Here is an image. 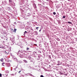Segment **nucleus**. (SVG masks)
<instances>
[{"label": "nucleus", "instance_id": "8", "mask_svg": "<svg viewBox=\"0 0 77 77\" xmlns=\"http://www.w3.org/2000/svg\"><path fill=\"white\" fill-rule=\"evenodd\" d=\"M2 55V53L0 51V56H1Z\"/></svg>", "mask_w": 77, "mask_h": 77}, {"label": "nucleus", "instance_id": "3", "mask_svg": "<svg viewBox=\"0 0 77 77\" xmlns=\"http://www.w3.org/2000/svg\"><path fill=\"white\" fill-rule=\"evenodd\" d=\"M53 14L54 15H56V12H54Z\"/></svg>", "mask_w": 77, "mask_h": 77}, {"label": "nucleus", "instance_id": "1", "mask_svg": "<svg viewBox=\"0 0 77 77\" xmlns=\"http://www.w3.org/2000/svg\"><path fill=\"white\" fill-rule=\"evenodd\" d=\"M23 61L25 63H27V61H26V60H23Z\"/></svg>", "mask_w": 77, "mask_h": 77}, {"label": "nucleus", "instance_id": "23", "mask_svg": "<svg viewBox=\"0 0 77 77\" xmlns=\"http://www.w3.org/2000/svg\"><path fill=\"white\" fill-rule=\"evenodd\" d=\"M19 51V52L20 51Z\"/></svg>", "mask_w": 77, "mask_h": 77}, {"label": "nucleus", "instance_id": "7", "mask_svg": "<svg viewBox=\"0 0 77 77\" xmlns=\"http://www.w3.org/2000/svg\"><path fill=\"white\" fill-rule=\"evenodd\" d=\"M63 18H65V16H63Z\"/></svg>", "mask_w": 77, "mask_h": 77}, {"label": "nucleus", "instance_id": "18", "mask_svg": "<svg viewBox=\"0 0 77 77\" xmlns=\"http://www.w3.org/2000/svg\"><path fill=\"white\" fill-rule=\"evenodd\" d=\"M13 32H15V31H14V30L13 31Z\"/></svg>", "mask_w": 77, "mask_h": 77}, {"label": "nucleus", "instance_id": "16", "mask_svg": "<svg viewBox=\"0 0 77 77\" xmlns=\"http://www.w3.org/2000/svg\"><path fill=\"white\" fill-rule=\"evenodd\" d=\"M49 0H47V2H49Z\"/></svg>", "mask_w": 77, "mask_h": 77}, {"label": "nucleus", "instance_id": "4", "mask_svg": "<svg viewBox=\"0 0 77 77\" xmlns=\"http://www.w3.org/2000/svg\"><path fill=\"white\" fill-rule=\"evenodd\" d=\"M26 49H27L26 50H29V48H26Z\"/></svg>", "mask_w": 77, "mask_h": 77}, {"label": "nucleus", "instance_id": "20", "mask_svg": "<svg viewBox=\"0 0 77 77\" xmlns=\"http://www.w3.org/2000/svg\"><path fill=\"white\" fill-rule=\"evenodd\" d=\"M25 32H24V35H25Z\"/></svg>", "mask_w": 77, "mask_h": 77}, {"label": "nucleus", "instance_id": "17", "mask_svg": "<svg viewBox=\"0 0 77 77\" xmlns=\"http://www.w3.org/2000/svg\"><path fill=\"white\" fill-rule=\"evenodd\" d=\"M2 63V64H5V63L3 62Z\"/></svg>", "mask_w": 77, "mask_h": 77}, {"label": "nucleus", "instance_id": "12", "mask_svg": "<svg viewBox=\"0 0 77 77\" xmlns=\"http://www.w3.org/2000/svg\"><path fill=\"white\" fill-rule=\"evenodd\" d=\"M25 33H27V32L25 31Z\"/></svg>", "mask_w": 77, "mask_h": 77}, {"label": "nucleus", "instance_id": "19", "mask_svg": "<svg viewBox=\"0 0 77 77\" xmlns=\"http://www.w3.org/2000/svg\"><path fill=\"white\" fill-rule=\"evenodd\" d=\"M42 4H43V5H45L44 3H42Z\"/></svg>", "mask_w": 77, "mask_h": 77}, {"label": "nucleus", "instance_id": "6", "mask_svg": "<svg viewBox=\"0 0 77 77\" xmlns=\"http://www.w3.org/2000/svg\"><path fill=\"white\" fill-rule=\"evenodd\" d=\"M3 59H1V61H3Z\"/></svg>", "mask_w": 77, "mask_h": 77}, {"label": "nucleus", "instance_id": "21", "mask_svg": "<svg viewBox=\"0 0 77 77\" xmlns=\"http://www.w3.org/2000/svg\"><path fill=\"white\" fill-rule=\"evenodd\" d=\"M60 74H62V73H61V72H60Z\"/></svg>", "mask_w": 77, "mask_h": 77}, {"label": "nucleus", "instance_id": "2", "mask_svg": "<svg viewBox=\"0 0 77 77\" xmlns=\"http://www.w3.org/2000/svg\"><path fill=\"white\" fill-rule=\"evenodd\" d=\"M68 23H69V24H72V23L71 22H68Z\"/></svg>", "mask_w": 77, "mask_h": 77}, {"label": "nucleus", "instance_id": "22", "mask_svg": "<svg viewBox=\"0 0 77 77\" xmlns=\"http://www.w3.org/2000/svg\"><path fill=\"white\" fill-rule=\"evenodd\" d=\"M9 2H10V0H9Z\"/></svg>", "mask_w": 77, "mask_h": 77}, {"label": "nucleus", "instance_id": "5", "mask_svg": "<svg viewBox=\"0 0 77 77\" xmlns=\"http://www.w3.org/2000/svg\"><path fill=\"white\" fill-rule=\"evenodd\" d=\"M40 77H44V76H43L42 75H40Z\"/></svg>", "mask_w": 77, "mask_h": 77}, {"label": "nucleus", "instance_id": "11", "mask_svg": "<svg viewBox=\"0 0 77 77\" xmlns=\"http://www.w3.org/2000/svg\"><path fill=\"white\" fill-rule=\"evenodd\" d=\"M14 32H15V31H16V30H17V29H15L14 30Z\"/></svg>", "mask_w": 77, "mask_h": 77}, {"label": "nucleus", "instance_id": "10", "mask_svg": "<svg viewBox=\"0 0 77 77\" xmlns=\"http://www.w3.org/2000/svg\"><path fill=\"white\" fill-rule=\"evenodd\" d=\"M21 70L18 73H20V72H21Z\"/></svg>", "mask_w": 77, "mask_h": 77}, {"label": "nucleus", "instance_id": "13", "mask_svg": "<svg viewBox=\"0 0 77 77\" xmlns=\"http://www.w3.org/2000/svg\"><path fill=\"white\" fill-rule=\"evenodd\" d=\"M39 28V27H37L36 29H37V30H38V29Z\"/></svg>", "mask_w": 77, "mask_h": 77}, {"label": "nucleus", "instance_id": "15", "mask_svg": "<svg viewBox=\"0 0 77 77\" xmlns=\"http://www.w3.org/2000/svg\"><path fill=\"white\" fill-rule=\"evenodd\" d=\"M41 31V29H40L39 30V32H40Z\"/></svg>", "mask_w": 77, "mask_h": 77}, {"label": "nucleus", "instance_id": "14", "mask_svg": "<svg viewBox=\"0 0 77 77\" xmlns=\"http://www.w3.org/2000/svg\"><path fill=\"white\" fill-rule=\"evenodd\" d=\"M11 31H13L14 30V29H11Z\"/></svg>", "mask_w": 77, "mask_h": 77}, {"label": "nucleus", "instance_id": "9", "mask_svg": "<svg viewBox=\"0 0 77 77\" xmlns=\"http://www.w3.org/2000/svg\"><path fill=\"white\" fill-rule=\"evenodd\" d=\"M2 74L1 73H0V77H2Z\"/></svg>", "mask_w": 77, "mask_h": 77}]
</instances>
